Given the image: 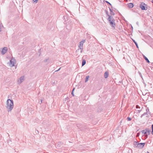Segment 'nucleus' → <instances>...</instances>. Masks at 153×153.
Listing matches in <instances>:
<instances>
[{
    "instance_id": "16",
    "label": "nucleus",
    "mask_w": 153,
    "mask_h": 153,
    "mask_svg": "<svg viewBox=\"0 0 153 153\" xmlns=\"http://www.w3.org/2000/svg\"><path fill=\"white\" fill-rule=\"evenodd\" d=\"M49 60V58H46L44 60V62H47Z\"/></svg>"
},
{
    "instance_id": "24",
    "label": "nucleus",
    "mask_w": 153,
    "mask_h": 153,
    "mask_svg": "<svg viewBox=\"0 0 153 153\" xmlns=\"http://www.w3.org/2000/svg\"><path fill=\"white\" fill-rule=\"evenodd\" d=\"M106 2L107 3L109 4L110 5H111V4L109 2H108L107 1H106Z\"/></svg>"
},
{
    "instance_id": "2",
    "label": "nucleus",
    "mask_w": 153,
    "mask_h": 153,
    "mask_svg": "<svg viewBox=\"0 0 153 153\" xmlns=\"http://www.w3.org/2000/svg\"><path fill=\"white\" fill-rule=\"evenodd\" d=\"M108 20L109 21L110 25L114 28L115 26V21L114 19L112 16L109 15H108Z\"/></svg>"
},
{
    "instance_id": "23",
    "label": "nucleus",
    "mask_w": 153,
    "mask_h": 153,
    "mask_svg": "<svg viewBox=\"0 0 153 153\" xmlns=\"http://www.w3.org/2000/svg\"><path fill=\"white\" fill-rule=\"evenodd\" d=\"M71 94H72V95L73 96H74V94L73 93V92H72V93H71Z\"/></svg>"
},
{
    "instance_id": "17",
    "label": "nucleus",
    "mask_w": 153,
    "mask_h": 153,
    "mask_svg": "<svg viewBox=\"0 0 153 153\" xmlns=\"http://www.w3.org/2000/svg\"><path fill=\"white\" fill-rule=\"evenodd\" d=\"M110 14L111 15H114V13L113 12V11H111L110 12Z\"/></svg>"
},
{
    "instance_id": "31",
    "label": "nucleus",
    "mask_w": 153,
    "mask_h": 153,
    "mask_svg": "<svg viewBox=\"0 0 153 153\" xmlns=\"http://www.w3.org/2000/svg\"><path fill=\"white\" fill-rule=\"evenodd\" d=\"M42 102V99L41 100V103H41Z\"/></svg>"
},
{
    "instance_id": "26",
    "label": "nucleus",
    "mask_w": 153,
    "mask_h": 153,
    "mask_svg": "<svg viewBox=\"0 0 153 153\" xmlns=\"http://www.w3.org/2000/svg\"><path fill=\"white\" fill-rule=\"evenodd\" d=\"M60 68H60L58 70L56 71H59L60 70Z\"/></svg>"
},
{
    "instance_id": "10",
    "label": "nucleus",
    "mask_w": 153,
    "mask_h": 153,
    "mask_svg": "<svg viewBox=\"0 0 153 153\" xmlns=\"http://www.w3.org/2000/svg\"><path fill=\"white\" fill-rule=\"evenodd\" d=\"M133 6V4L132 3H130L128 4V7L129 8H132Z\"/></svg>"
},
{
    "instance_id": "1",
    "label": "nucleus",
    "mask_w": 153,
    "mask_h": 153,
    "mask_svg": "<svg viewBox=\"0 0 153 153\" xmlns=\"http://www.w3.org/2000/svg\"><path fill=\"white\" fill-rule=\"evenodd\" d=\"M6 107L8 112L11 111L14 107L13 101L10 99H8L6 102Z\"/></svg>"
},
{
    "instance_id": "34",
    "label": "nucleus",
    "mask_w": 153,
    "mask_h": 153,
    "mask_svg": "<svg viewBox=\"0 0 153 153\" xmlns=\"http://www.w3.org/2000/svg\"><path fill=\"white\" fill-rule=\"evenodd\" d=\"M1 31V30H0V31Z\"/></svg>"
},
{
    "instance_id": "6",
    "label": "nucleus",
    "mask_w": 153,
    "mask_h": 153,
    "mask_svg": "<svg viewBox=\"0 0 153 153\" xmlns=\"http://www.w3.org/2000/svg\"><path fill=\"white\" fill-rule=\"evenodd\" d=\"M25 80V77L24 76H22L20 77L18 79L17 83L18 85H20L22 82Z\"/></svg>"
},
{
    "instance_id": "4",
    "label": "nucleus",
    "mask_w": 153,
    "mask_h": 153,
    "mask_svg": "<svg viewBox=\"0 0 153 153\" xmlns=\"http://www.w3.org/2000/svg\"><path fill=\"white\" fill-rule=\"evenodd\" d=\"M85 40H83L81 41L79 43V44L78 45V47L80 49V53H82L83 51V45L84 43L85 42Z\"/></svg>"
},
{
    "instance_id": "27",
    "label": "nucleus",
    "mask_w": 153,
    "mask_h": 153,
    "mask_svg": "<svg viewBox=\"0 0 153 153\" xmlns=\"http://www.w3.org/2000/svg\"><path fill=\"white\" fill-rule=\"evenodd\" d=\"M138 105H136V108H138Z\"/></svg>"
},
{
    "instance_id": "30",
    "label": "nucleus",
    "mask_w": 153,
    "mask_h": 153,
    "mask_svg": "<svg viewBox=\"0 0 153 153\" xmlns=\"http://www.w3.org/2000/svg\"><path fill=\"white\" fill-rule=\"evenodd\" d=\"M74 89H73L72 91V92H73L74 91Z\"/></svg>"
},
{
    "instance_id": "12",
    "label": "nucleus",
    "mask_w": 153,
    "mask_h": 153,
    "mask_svg": "<svg viewBox=\"0 0 153 153\" xmlns=\"http://www.w3.org/2000/svg\"><path fill=\"white\" fill-rule=\"evenodd\" d=\"M143 56L145 59L147 61V62L148 63H149L150 62H149V59H148V58L144 55H143Z\"/></svg>"
},
{
    "instance_id": "32",
    "label": "nucleus",
    "mask_w": 153,
    "mask_h": 153,
    "mask_svg": "<svg viewBox=\"0 0 153 153\" xmlns=\"http://www.w3.org/2000/svg\"><path fill=\"white\" fill-rule=\"evenodd\" d=\"M147 153H149V152H147Z\"/></svg>"
},
{
    "instance_id": "25",
    "label": "nucleus",
    "mask_w": 153,
    "mask_h": 153,
    "mask_svg": "<svg viewBox=\"0 0 153 153\" xmlns=\"http://www.w3.org/2000/svg\"><path fill=\"white\" fill-rule=\"evenodd\" d=\"M139 135V134L138 133L137 134V135H136L137 137H138Z\"/></svg>"
},
{
    "instance_id": "29",
    "label": "nucleus",
    "mask_w": 153,
    "mask_h": 153,
    "mask_svg": "<svg viewBox=\"0 0 153 153\" xmlns=\"http://www.w3.org/2000/svg\"><path fill=\"white\" fill-rule=\"evenodd\" d=\"M74 89H73L72 91V92H73L74 91Z\"/></svg>"
},
{
    "instance_id": "22",
    "label": "nucleus",
    "mask_w": 153,
    "mask_h": 153,
    "mask_svg": "<svg viewBox=\"0 0 153 153\" xmlns=\"http://www.w3.org/2000/svg\"><path fill=\"white\" fill-rule=\"evenodd\" d=\"M33 2L37 3L38 1V0H33Z\"/></svg>"
},
{
    "instance_id": "3",
    "label": "nucleus",
    "mask_w": 153,
    "mask_h": 153,
    "mask_svg": "<svg viewBox=\"0 0 153 153\" xmlns=\"http://www.w3.org/2000/svg\"><path fill=\"white\" fill-rule=\"evenodd\" d=\"M16 63V59L12 57L9 59V61L7 63V65L9 67H12L14 66Z\"/></svg>"
},
{
    "instance_id": "7",
    "label": "nucleus",
    "mask_w": 153,
    "mask_h": 153,
    "mask_svg": "<svg viewBox=\"0 0 153 153\" xmlns=\"http://www.w3.org/2000/svg\"><path fill=\"white\" fill-rule=\"evenodd\" d=\"M146 4L144 3H141L140 5V7L142 10H146Z\"/></svg>"
},
{
    "instance_id": "11",
    "label": "nucleus",
    "mask_w": 153,
    "mask_h": 153,
    "mask_svg": "<svg viewBox=\"0 0 153 153\" xmlns=\"http://www.w3.org/2000/svg\"><path fill=\"white\" fill-rule=\"evenodd\" d=\"M108 76V74L107 72H105L104 74V77L105 78H106Z\"/></svg>"
},
{
    "instance_id": "5",
    "label": "nucleus",
    "mask_w": 153,
    "mask_h": 153,
    "mask_svg": "<svg viewBox=\"0 0 153 153\" xmlns=\"http://www.w3.org/2000/svg\"><path fill=\"white\" fill-rule=\"evenodd\" d=\"M141 132L145 134V136L147 138V136L150 134V131L149 129H146L144 130H142Z\"/></svg>"
},
{
    "instance_id": "33",
    "label": "nucleus",
    "mask_w": 153,
    "mask_h": 153,
    "mask_svg": "<svg viewBox=\"0 0 153 153\" xmlns=\"http://www.w3.org/2000/svg\"><path fill=\"white\" fill-rule=\"evenodd\" d=\"M152 2L153 3V0H152Z\"/></svg>"
},
{
    "instance_id": "21",
    "label": "nucleus",
    "mask_w": 153,
    "mask_h": 153,
    "mask_svg": "<svg viewBox=\"0 0 153 153\" xmlns=\"http://www.w3.org/2000/svg\"><path fill=\"white\" fill-rule=\"evenodd\" d=\"M80 51V48H79V49H78L76 51V53L78 52H79Z\"/></svg>"
},
{
    "instance_id": "13",
    "label": "nucleus",
    "mask_w": 153,
    "mask_h": 153,
    "mask_svg": "<svg viewBox=\"0 0 153 153\" xmlns=\"http://www.w3.org/2000/svg\"><path fill=\"white\" fill-rule=\"evenodd\" d=\"M86 64V61L85 60H83L82 62V66H84Z\"/></svg>"
},
{
    "instance_id": "18",
    "label": "nucleus",
    "mask_w": 153,
    "mask_h": 153,
    "mask_svg": "<svg viewBox=\"0 0 153 153\" xmlns=\"http://www.w3.org/2000/svg\"><path fill=\"white\" fill-rule=\"evenodd\" d=\"M127 120L129 121H131V118L129 117H127Z\"/></svg>"
},
{
    "instance_id": "19",
    "label": "nucleus",
    "mask_w": 153,
    "mask_h": 153,
    "mask_svg": "<svg viewBox=\"0 0 153 153\" xmlns=\"http://www.w3.org/2000/svg\"><path fill=\"white\" fill-rule=\"evenodd\" d=\"M138 143L137 142H134V145L137 147V144Z\"/></svg>"
},
{
    "instance_id": "28",
    "label": "nucleus",
    "mask_w": 153,
    "mask_h": 153,
    "mask_svg": "<svg viewBox=\"0 0 153 153\" xmlns=\"http://www.w3.org/2000/svg\"><path fill=\"white\" fill-rule=\"evenodd\" d=\"M109 9H110V12H111V11H112L111 9L110 8Z\"/></svg>"
},
{
    "instance_id": "8",
    "label": "nucleus",
    "mask_w": 153,
    "mask_h": 153,
    "mask_svg": "<svg viewBox=\"0 0 153 153\" xmlns=\"http://www.w3.org/2000/svg\"><path fill=\"white\" fill-rule=\"evenodd\" d=\"M145 143H140L137 144V147L139 148H142L144 146Z\"/></svg>"
},
{
    "instance_id": "20",
    "label": "nucleus",
    "mask_w": 153,
    "mask_h": 153,
    "mask_svg": "<svg viewBox=\"0 0 153 153\" xmlns=\"http://www.w3.org/2000/svg\"><path fill=\"white\" fill-rule=\"evenodd\" d=\"M152 134H153V124L152 125Z\"/></svg>"
},
{
    "instance_id": "15",
    "label": "nucleus",
    "mask_w": 153,
    "mask_h": 153,
    "mask_svg": "<svg viewBox=\"0 0 153 153\" xmlns=\"http://www.w3.org/2000/svg\"><path fill=\"white\" fill-rule=\"evenodd\" d=\"M133 40V41L134 42L135 44V45H136L137 47V48H138V45H137V43L136 42H135V41L134 40Z\"/></svg>"
},
{
    "instance_id": "9",
    "label": "nucleus",
    "mask_w": 153,
    "mask_h": 153,
    "mask_svg": "<svg viewBox=\"0 0 153 153\" xmlns=\"http://www.w3.org/2000/svg\"><path fill=\"white\" fill-rule=\"evenodd\" d=\"M7 50V47H4V48L3 49H2V51H1V53L2 54H4L6 52Z\"/></svg>"
},
{
    "instance_id": "14",
    "label": "nucleus",
    "mask_w": 153,
    "mask_h": 153,
    "mask_svg": "<svg viewBox=\"0 0 153 153\" xmlns=\"http://www.w3.org/2000/svg\"><path fill=\"white\" fill-rule=\"evenodd\" d=\"M89 78V76H87L86 77V78L85 80V82H87L88 81V79Z\"/></svg>"
}]
</instances>
